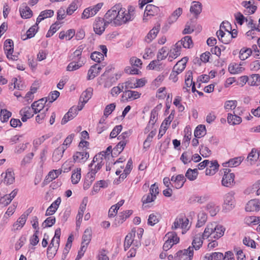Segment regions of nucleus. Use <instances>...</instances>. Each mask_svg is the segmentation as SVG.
I'll use <instances>...</instances> for the list:
<instances>
[{
    "instance_id": "nucleus-1",
    "label": "nucleus",
    "mask_w": 260,
    "mask_h": 260,
    "mask_svg": "<svg viewBox=\"0 0 260 260\" xmlns=\"http://www.w3.org/2000/svg\"><path fill=\"white\" fill-rule=\"evenodd\" d=\"M135 18V8L129 6L127 9L122 8L120 4H117L109 10L105 15V18L108 23L114 26H121L132 21Z\"/></svg>"
},
{
    "instance_id": "nucleus-2",
    "label": "nucleus",
    "mask_w": 260,
    "mask_h": 260,
    "mask_svg": "<svg viewBox=\"0 0 260 260\" xmlns=\"http://www.w3.org/2000/svg\"><path fill=\"white\" fill-rule=\"evenodd\" d=\"M225 231V228L222 225L218 224L216 222L209 223L202 234L203 238L211 237L218 239L224 235Z\"/></svg>"
},
{
    "instance_id": "nucleus-3",
    "label": "nucleus",
    "mask_w": 260,
    "mask_h": 260,
    "mask_svg": "<svg viewBox=\"0 0 260 260\" xmlns=\"http://www.w3.org/2000/svg\"><path fill=\"white\" fill-rule=\"evenodd\" d=\"M103 158L101 156V154L95 155L91 162L88 165L89 172H88L87 177L89 178L91 181H93L95 179V176L96 173L102 168L104 164L103 161Z\"/></svg>"
},
{
    "instance_id": "nucleus-4",
    "label": "nucleus",
    "mask_w": 260,
    "mask_h": 260,
    "mask_svg": "<svg viewBox=\"0 0 260 260\" xmlns=\"http://www.w3.org/2000/svg\"><path fill=\"white\" fill-rule=\"evenodd\" d=\"M231 170L229 168L224 169V175L221 181L223 186L227 187H231L235 184V174L231 173Z\"/></svg>"
},
{
    "instance_id": "nucleus-5",
    "label": "nucleus",
    "mask_w": 260,
    "mask_h": 260,
    "mask_svg": "<svg viewBox=\"0 0 260 260\" xmlns=\"http://www.w3.org/2000/svg\"><path fill=\"white\" fill-rule=\"evenodd\" d=\"M235 192L231 191L225 194L223 209L226 211L232 210L235 206Z\"/></svg>"
},
{
    "instance_id": "nucleus-6",
    "label": "nucleus",
    "mask_w": 260,
    "mask_h": 260,
    "mask_svg": "<svg viewBox=\"0 0 260 260\" xmlns=\"http://www.w3.org/2000/svg\"><path fill=\"white\" fill-rule=\"evenodd\" d=\"M193 256V247L178 251L174 255L175 260H191Z\"/></svg>"
},
{
    "instance_id": "nucleus-7",
    "label": "nucleus",
    "mask_w": 260,
    "mask_h": 260,
    "mask_svg": "<svg viewBox=\"0 0 260 260\" xmlns=\"http://www.w3.org/2000/svg\"><path fill=\"white\" fill-rule=\"evenodd\" d=\"M105 18H98L93 24V29L95 33L101 35L105 31L106 26L109 24Z\"/></svg>"
},
{
    "instance_id": "nucleus-8",
    "label": "nucleus",
    "mask_w": 260,
    "mask_h": 260,
    "mask_svg": "<svg viewBox=\"0 0 260 260\" xmlns=\"http://www.w3.org/2000/svg\"><path fill=\"white\" fill-rule=\"evenodd\" d=\"M4 48L5 52L6 54L7 57L8 59H11L13 60H17L18 56L13 55L14 51L13 41L11 39H8L4 42Z\"/></svg>"
},
{
    "instance_id": "nucleus-9",
    "label": "nucleus",
    "mask_w": 260,
    "mask_h": 260,
    "mask_svg": "<svg viewBox=\"0 0 260 260\" xmlns=\"http://www.w3.org/2000/svg\"><path fill=\"white\" fill-rule=\"evenodd\" d=\"M260 209V201L258 199H252L248 202L245 210L248 212L258 211Z\"/></svg>"
},
{
    "instance_id": "nucleus-10",
    "label": "nucleus",
    "mask_w": 260,
    "mask_h": 260,
    "mask_svg": "<svg viewBox=\"0 0 260 260\" xmlns=\"http://www.w3.org/2000/svg\"><path fill=\"white\" fill-rule=\"evenodd\" d=\"M88 152L83 150L76 152L73 155V160L75 162L84 163L89 158Z\"/></svg>"
},
{
    "instance_id": "nucleus-11",
    "label": "nucleus",
    "mask_w": 260,
    "mask_h": 260,
    "mask_svg": "<svg viewBox=\"0 0 260 260\" xmlns=\"http://www.w3.org/2000/svg\"><path fill=\"white\" fill-rule=\"evenodd\" d=\"M28 214H23L13 224L12 228V231L20 230L25 224L27 218Z\"/></svg>"
},
{
    "instance_id": "nucleus-12",
    "label": "nucleus",
    "mask_w": 260,
    "mask_h": 260,
    "mask_svg": "<svg viewBox=\"0 0 260 260\" xmlns=\"http://www.w3.org/2000/svg\"><path fill=\"white\" fill-rule=\"evenodd\" d=\"M102 67L98 64H94L92 66L88 71L87 80H90L94 79L100 73Z\"/></svg>"
},
{
    "instance_id": "nucleus-13",
    "label": "nucleus",
    "mask_w": 260,
    "mask_h": 260,
    "mask_svg": "<svg viewBox=\"0 0 260 260\" xmlns=\"http://www.w3.org/2000/svg\"><path fill=\"white\" fill-rule=\"evenodd\" d=\"M77 108L75 106L71 108L68 112L67 113L62 119L61 123V124H64L69 121L73 119L77 115Z\"/></svg>"
},
{
    "instance_id": "nucleus-14",
    "label": "nucleus",
    "mask_w": 260,
    "mask_h": 260,
    "mask_svg": "<svg viewBox=\"0 0 260 260\" xmlns=\"http://www.w3.org/2000/svg\"><path fill=\"white\" fill-rule=\"evenodd\" d=\"M141 95V93L138 91L125 90L123 92L122 98H125L127 101H132L139 99Z\"/></svg>"
},
{
    "instance_id": "nucleus-15",
    "label": "nucleus",
    "mask_w": 260,
    "mask_h": 260,
    "mask_svg": "<svg viewBox=\"0 0 260 260\" xmlns=\"http://www.w3.org/2000/svg\"><path fill=\"white\" fill-rule=\"evenodd\" d=\"M19 11L21 16L24 19L29 18L32 16V11L27 6L26 3L22 4L20 7Z\"/></svg>"
},
{
    "instance_id": "nucleus-16",
    "label": "nucleus",
    "mask_w": 260,
    "mask_h": 260,
    "mask_svg": "<svg viewBox=\"0 0 260 260\" xmlns=\"http://www.w3.org/2000/svg\"><path fill=\"white\" fill-rule=\"evenodd\" d=\"M210 196L207 194H204L202 196L194 195L190 199V203H198L202 204L206 202L209 199Z\"/></svg>"
},
{
    "instance_id": "nucleus-17",
    "label": "nucleus",
    "mask_w": 260,
    "mask_h": 260,
    "mask_svg": "<svg viewBox=\"0 0 260 260\" xmlns=\"http://www.w3.org/2000/svg\"><path fill=\"white\" fill-rule=\"evenodd\" d=\"M61 203L60 198H58L51 205L47 208L45 215L49 216L53 215L57 210Z\"/></svg>"
},
{
    "instance_id": "nucleus-18",
    "label": "nucleus",
    "mask_w": 260,
    "mask_h": 260,
    "mask_svg": "<svg viewBox=\"0 0 260 260\" xmlns=\"http://www.w3.org/2000/svg\"><path fill=\"white\" fill-rule=\"evenodd\" d=\"M14 173L12 169H8L4 176V182L6 184H12L14 182Z\"/></svg>"
},
{
    "instance_id": "nucleus-19",
    "label": "nucleus",
    "mask_w": 260,
    "mask_h": 260,
    "mask_svg": "<svg viewBox=\"0 0 260 260\" xmlns=\"http://www.w3.org/2000/svg\"><path fill=\"white\" fill-rule=\"evenodd\" d=\"M205 239V238H203L202 234L201 233L196 235L193 237L192 242V247H193V249H194L196 250H199L203 244V239Z\"/></svg>"
},
{
    "instance_id": "nucleus-20",
    "label": "nucleus",
    "mask_w": 260,
    "mask_h": 260,
    "mask_svg": "<svg viewBox=\"0 0 260 260\" xmlns=\"http://www.w3.org/2000/svg\"><path fill=\"white\" fill-rule=\"evenodd\" d=\"M81 4L82 2L80 0H74L72 1L67 9V14L71 15L81 5Z\"/></svg>"
},
{
    "instance_id": "nucleus-21",
    "label": "nucleus",
    "mask_w": 260,
    "mask_h": 260,
    "mask_svg": "<svg viewBox=\"0 0 260 260\" xmlns=\"http://www.w3.org/2000/svg\"><path fill=\"white\" fill-rule=\"evenodd\" d=\"M39 28L38 24L36 23L35 25L31 26L26 31V35L22 36V39L23 40H26L27 39H30L34 37L38 31Z\"/></svg>"
},
{
    "instance_id": "nucleus-22",
    "label": "nucleus",
    "mask_w": 260,
    "mask_h": 260,
    "mask_svg": "<svg viewBox=\"0 0 260 260\" xmlns=\"http://www.w3.org/2000/svg\"><path fill=\"white\" fill-rule=\"evenodd\" d=\"M133 213V210H128L122 212H121L119 215L116 218L115 221L117 222L118 224H121L127 218H128Z\"/></svg>"
},
{
    "instance_id": "nucleus-23",
    "label": "nucleus",
    "mask_w": 260,
    "mask_h": 260,
    "mask_svg": "<svg viewBox=\"0 0 260 260\" xmlns=\"http://www.w3.org/2000/svg\"><path fill=\"white\" fill-rule=\"evenodd\" d=\"M65 151L64 146H59L53 152L52 155V160L54 162L58 161L62 157L63 154Z\"/></svg>"
},
{
    "instance_id": "nucleus-24",
    "label": "nucleus",
    "mask_w": 260,
    "mask_h": 260,
    "mask_svg": "<svg viewBox=\"0 0 260 260\" xmlns=\"http://www.w3.org/2000/svg\"><path fill=\"white\" fill-rule=\"evenodd\" d=\"M158 7L151 4L147 5L145 8L144 12V16H154L159 12Z\"/></svg>"
},
{
    "instance_id": "nucleus-25",
    "label": "nucleus",
    "mask_w": 260,
    "mask_h": 260,
    "mask_svg": "<svg viewBox=\"0 0 260 260\" xmlns=\"http://www.w3.org/2000/svg\"><path fill=\"white\" fill-rule=\"evenodd\" d=\"M85 61L84 60H80V59L77 61H73L70 62L67 67V71H74L79 69L84 64Z\"/></svg>"
},
{
    "instance_id": "nucleus-26",
    "label": "nucleus",
    "mask_w": 260,
    "mask_h": 260,
    "mask_svg": "<svg viewBox=\"0 0 260 260\" xmlns=\"http://www.w3.org/2000/svg\"><path fill=\"white\" fill-rule=\"evenodd\" d=\"M181 43L178 42L175 44L174 47L171 49L169 53V58H176L181 54Z\"/></svg>"
},
{
    "instance_id": "nucleus-27",
    "label": "nucleus",
    "mask_w": 260,
    "mask_h": 260,
    "mask_svg": "<svg viewBox=\"0 0 260 260\" xmlns=\"http://www.w3.org/2000/svg\"><path fill=\"white\" fill-rule=\"evenodd\" d=\"M202 6L199 2H193L190 8V12L196 16H198L202 12Z\"/></svg>"
},
{
    "instance_id": "nucleus-28",
    "label": "nucleus",
    "mask_w": 260,
    "mask_h": 260,
    "mask_svg": "<svg viewBox=\"0 0 260 260\" xmlns=\"http://www.w3.org/2000/svg\"><path fill=\"white\" fill-rule=\"evenodd\" d=\"M187 61L188 58L187 57H183L177 62L173 69L177 71L178 73H181L185 68Z\"/></svg>"
},
{
    "instance_id": "nucleus-29",
    "label": "nucleus",
    "mask_w": 260,
    "mask_h": 260,
    "mask_svg": "<svg viewBox=\"0 0 260 260\" xmlns=\"http://www.w3.org/2000/svg\"><path fill=\"white\" fill-rule=\"evenodd\" d=\"M54 15V11L52 10H46L42 11L37 18V23L39 24L45 18L51 17Z\"/></svg>"
},
{
    "instance_id": "nucleus-30",
    "label": "nucleus",
    "mask_w": 260,
    "mask_h": 260,
    "mask_svg": "<svg viewBox=\"0 0 260 260\" xmlns=\"http://www.w3.org/2000/svg\"><path fill=\"white\" fill-rule=\"evenodd\" d=\"M182 13V9L181 8H178L176 10H175L168 19V22L169 24H172V23L176 22Z\"/></svg>"
},
{
    "instance_id": "nucleus-31",
    "label": "nucleus",
    "mask_w": 260,
    "mask_h": 260,
    "mask_svg": "<svg viewBox=\"0 0 260 260\" xmlns=\"http://www.w3.org/2000/svg\"><path fill=\"white\" fill-rule=\"evenodd\" d=\"M44 99H42L37 102H34L31 104V108L34 110V112L35 114H37L40 112L44 107Z\"/></svg>"
},
{
    "instance_id": "nucleus-32",
    "label": "nucleus",
    "mask_w": 260,
    "mask_h": 260,
    "mask_svg": "<svg viewBox=\"0 0 260 260\" xmlns=\"http://www.w3.org/2000/svg\"><path fill=\"white\" fill-rule=\"evenodd\" d=\"M252 53V48H242L239 52V58L241 60H244L248 58Z\"/></svg>"
},
{
    "instance_id": "nucleus-33",
    "label": "nucleus",
    "mask_w": 260,
    "mask_h": 260,
    "mask_svg": "<svg viewBox=\"0 0 260 260\" xmlns=\"http://www.w3.org/2000/svg\"><path fill=\"white\" fill-rule=\"evenodd\" d=\"M207 220V214L201 211L198 215V221L196 224V227L200 228L204 225L206 222Z\"/></svg>"
},
{
    "instance_id": "nucleus-34",
    "label": "nucleus",
    "mask_w": 260,
    "mask_h": 260,
    "mask_svg": "<svg viewBox=\"0 0 260 260\" xmlns=\"http://www.w3.org/2000/svg\"><path fill=\"white\" fill-rule=\"evenodd\" d=\"M92 236V231L90 228H87L82 236V244L88 245L90 243Z\"/></svg>"
},
{
    "instance_id": "nucleus-35",
    "label": "nucleus",
    "mask_w": 260,
    "mask_h": 260,
    "mask_svg": "<svg viewBox=\"0 0 260 260\" xmlns=\"http://www.w3.org/2000/svg\"><path fill=\"white\" fill-rule=\"evenodd\" d=\"M198 174V169H191L189 168L187 170L185 173V176L184 177L190 181H194L197 179Z\"/></svg>"
},
{
    "instance_id": "nucleus-36",
    "label": "nucleus",
    "mask_w": 260,
    "mask_h": 260,
    "mask_svg": "<svg viewBox=\"0 0 260 260\" xmlns=\"http://www.w3.org/2000/svg\"><path fill=\"white\" fill-rule=\"evenodd\" d=\"M93 93V89L91 87L87 88L85 91H83L80 98V102L83 101L84 103H86L88 100L91 98Z\"/></svg>"
},
{
    "instance_id": "nucleus-37",
    "label": "nucleus",
    "mask_w": 260,
    "mask_h": 260,
    "mask_svg": "<svg viewBox=\"0 0 260 260\" xmlns=\"http://www.w3.org/2000/svg\"><path fill=\"white\" fill-rule=\"evenodd\" d=\"M227 119L228 123L232 125L239 124L242 122L241 118L235 113L234 115L229 113Z\"/></svg>"
},
{
    "instance_id": "nucleus-38",
    "label": "nucleus",
    "mask_w": 260,
    "mask_h": 260,
    "mask_svg": "<svg viewBox=\"0 0 260 260\" xmlns=\"http://www.w3.org/2000/svg\"><path fill=\"white\" fill-rule=\"evenodd\" d=\"M206 134V129L204 125H198L194 132V137L197 138H201Z\"/></svg>"
},
{
    "instance_id": "nucleus-39",
    "label": "nucleus",
    "mask_w": 260,
    "mask_h": 260,
    "mask_svg": "<svg viewBox=\"0 0 260 260\" xmlns=\"http://www.w3.org/2000/svg\"><path fill=\"white\" fill-rule=\"evenodd\" d=\"M258 151L255 149H252L251 151L249 153L247 159L249 164L252 165L258 159Z\"/></svg>"
},
{
    "instance_id": "nucleus-40",
    "label": "nucleus",
    "mask_w": 260,
    "mask_h": 260,
    "mask_svg": "<svg viewBox=\"0 0 260 260\" xmlns=\"http://www.w3.org/2000/svg\"><path fill=\"white\" fill-rule=\"evenodd\" d=\"M159 26L153 27L147 34L145 38V41L147 43H149L151 42L154 38H155L159 31Z\"/></svg>"
},
{
    "instance_id": "nucleus-41",
    "label": "nucleus",
    "mask_w": 260,
    "mask_h": 260,
    "mask_svg": "<svg viewBox=\"0 0 260 260\" xmlns=\"http://www.w3.org/2000/svg\"><path fill=\"white\" fill-rule=\"evenodd\" d=\"M179 43H181L184 48H190L193 47V42L190 36H187L182 38L180 41Z\"/></svg>"
},
{
    "instance_id": "nucleus-42",
    "label": "nucleus",
    "mask_w": 260,
    "mask_h": 260,
    "mask_svg": "<svg viewBox=\"0 0 260 260\" xmlns=\"http://www.w3.org/2000/svg\"><path fill=\"white\" fill-rule=\"evenodd\" d=\"M192 73L191 72H188L187 73V78L185 80V87H183V89L184 92H188L189 88L194 83L192 81Z\"/></svg>"
},
{
    "instance_id": "nucleus-43",
    "label": "nucleus",
    "mask_w": 260,
    "mask_h": 260,
    "mask_svg": "<svg viewBox=\"0 0 260 260\" xmlns=\"http://www.w3.org/2000/svg\"><path fill=\"white\" fill-rule=\"evenodd\" d=\"M176 182L174 186L177 189L181 188L186 181V178L182 174H179L176 176Z\"/></svg>"
},
{
    "instance_id": "nucleus-44",
    "label": "nucleus",
    "mask_w": 260,
    "mask_h": 260,
    "mask_svg": "<svg viewBox=\"0 0 260 260\" xmlns=\"http://www.w3.org/2000/svg\"><path fill=\"white\" fill-rule=\"evenodd\" d=\"M194 22L193 20L191 19L190 21H188L186 23L185 28L183 30V34H189L192 33L194 31Z\"/></svg>"
},
{
    "instance_id": "nucleus-45",
    "label": "nucleus",
    "mask_w": 260,
    "mask_h": 260,
    "mask_svg": "<svg viewBox=\"0 0 260 260\" xmlns=\"http://www.w3.org/2000/svg\"><path fill=\"white\" fill-rule=\"evenodd\" d=\"M243 159L241 157H235L234 158L230 159L228 162H226L225 166L229 167H234L239 166L242 162Z\"/></svg>"
},
{
    "instance_id": "nucleus-46",
    "label": "nucleus",
    "mask_w": 260,
    "mask_h": 260,
    "mask_svg": "<svg viewBox=\"0 0 260 260\" xmlns=\"http://www.w3.org/2000/svg\"><path fill=\"white\" fill-rule=\"evenodd\" d=\"M59 244H55V247L49 246L47 251V255L49 259H52L56 254Z\"/></svg>"
},
{
    "instance_id": "nucleus-47",
    "label": "nucleus",
    "mask_w": 260,
    "mask_h": 260,
    "mask_svg": "<svg viewBox=\"0 0 260 260\" xmlns=\"http://www.w3.org/2000/svg\"><path fill=\"white\" fill-rule=\"evenodd\" d=\"M206 208L212 216H214L216 215L219 211L218 207L215 206L213 203H209L206 205Z\"/></svg>"
},
{
    "instance_id": "nucleus-48",
    "label": "nucleus",
    "mask_w": 260,
    "mask_h": 260,
    "mask_svg": "<svg viewBox=\"0 0 260 260\" xmlns=\"http://www.w3.org/2000/svg\"><path fill=\"white\" fill-rule=\"evenodd\" d=\"M160 215L158 213H152L149 215L148 219V224L153 226L158 222Z\"/></svg>"
},
{
    "instance_id": "nucleus-49",
    "label": "nucleus",
    "mask_w": 260,
    "mask_h": 260,
    "mask_svg": "<svg viewBox=\"0 0 260 260\" xmlns=\"http://www.w3.org/2000/svg\"><path fill=\"white\" fill-rule=\"evenodd\" d=\"M81 179V169L77 168L71 176V181L73 184H77Z\"/></svg>"
},
{
    "instance_id": "nucleus-50",
    "label": "nucleus",
    "mask_w": 260,
    "mask_h": 260,
    "mask_svg": "<svg viewBox=\"0 0 260 260\" xmlns=\"http://www.w3.org/2000/svg\"><path fill=\"white\" fill-rule=\"evenodd\" d=\"M260 83L259 74H252L249 77L248 84L250 86L257 85Z\"/></svg>"
},
{
    "instance_id": "nucleus-51",
    "label": "nucleus",
    "mask_w": 260,
    "mask_h": 260,
    "mask_svg": "<svg viewBox=\"0 0 260 260\" xmlns=\"http://www.w3.org/2000/svg\"><path fill=\"white\" fill-rule=\"evenodd\" d=\"M166 237L167 238V240L171 242L173 244H176L179 242V238L174 232L168 233L166 235Z\"/></svg>"
},
{
    "instance_id": "nucleus-52",
    "label": "nucleus",
    "mask_w": 260,
    "mask_h": 260,
    "mask_svg": "<svg viewBox=\"0 0 260 260\" xmlns=\"http://www.w3.org/2000/svg\"><path fill=\"white\" fill-rule=\"evenodd\" d=\"M245 222L247 224H252L255 225L260 223V217L259 216H248L245 218Z\"/></svg>"
},
{
    "instance_id": "nucleus-53",
    "label": "nucleus",
    "mask_w": 260,
    "mask_h": 260,
    "mask_svg": "<svg viewBox=\"0 0 260 260\" xmlns=\"http://www.w3.org/2000/svg\"><path fill=\"white\" fill-rule=\"evenodd\" d=\"M90 58L96 62H100L104 59V55L100 52L95 51L91 54Z\"/></svg>"
},
{
    "instance_id": "nucleus-54",
    "label": "nucleus",
    "mask_w": 260,
    "mask_h": 260,
    "mask_svg": "<svg viewBox=\"0 0 260 260\" xmlns=\"http://www.w3.org/2000/svg\"><path fill=\"white\" fill-rule=\"evenodd\" d=\"M168 49L166 47H162L159 50L157 55V59L158 61L165 59L168 55Z\"/></svg>"
},
{
    "instance_id": "nucleus-55",
    "label": "nucleus",
    "mask_w": 260,
    "mask_h": 260,
    "mask_svg": "<svg viewBox=\"0 0 260 260\" xmlns=\"http://www.w3.org/2000/svg\"><path fill=\"white\" fill-rule=\"evenodd\" d=\"M20 114H25V117L30 118L34 116V112L31 107H25L20 111Z\"/></svg>"
},
{
    "instance_id": "nucleus-56",
    "label": "nucleus",
    "mask_w": 260,
    "mask_h": 260,
    "mask_svg": "<svg viewBox=\"0 0 260 260\" xmlns=\"http://www.w3.org/2000/svg\"><path fill=\"white\" fill-rule=\"evenodd\" d=\"M192 152L190 151H187L183 152L180 157V159L184 164L189 162L191 160Z\"/></svg>"
},
{
    "instance_id": "nucleus-57",
    "label": "nucleus",
    "mask_w": 260,
    "mask_h": 260,
    "mask_svg": "<svg viewBox=\"0 0 260 260\" xmlns=\"http://www.w3.org/2000/svg\"><path fill=\"white\" fill-rule=\"evenodd\" d=\"M84 48V45H80L77 49L73 53V57L72 58V60H76V58H78V60H82L81 58V54L82 51Z\"/></svg>"
},
{
    "instance_id": "nucleus-58",
    "label": "nucleus",
    "mask_w": 260,
    "mask_h": 260,
    "mask_svg": "<svg viewBox=\"0 0 260 260\" xmlns=\"http://www.w3.org/2000/svg\"><path fill=\"white\" fill-rule=\"evenodd\" d=\"M55 223V218L54 216H50L47 218L43 222L42 226L43 228L51 227Z\"/></svg>"
},
{
    "instance_id": "nucleus-59",
    "label": "nucleus",
    "mask_w": 260,
    "mask_h": 260,
    "mask_svg": "<svg viewBox=\"0 0 260 260\" xmlns=\"http://www.w3.org/2000/svg\"><path fill=\"white\" fill-rule=\"evenodd\" d=\"M59 92L57 90L51 92L49 94L48 97L46 98L45 103L48 101L49 103H52L57 99V98L59 96Z\"/></svg>"
},
{
    "instance_id": "nucleus-60",
    "label": "nucleus",
    "mask_w": 260,
    "mask_h": 260,
    "mask_svg": "<svg viewBox=\"0 0 260 260\" xmlns=\"http://www.w3.org/2000/svg\"><path fill=\"white\" fill-rule=\"evenodd\" d=\"M1 114L2 116L1 119L2 122L7 121L12 115V113L6 109H1Z\"/></svg>"
},
{
    "instance_id": "nucleus-61",
    "label": "nucleus",
    "mask_w": 260,
    "mask_h": 260,
    "mask_svg": "<svg viewBox=\"0 0 260 260\" xmlns=\"http://www.w3.org/2000/svg\"><path fill=\"white\" fill-rule=\"evenodd\" d=\"M116 107V105L115 103H111L108 105H107L104 112V115L107 117H108L112 112L114 110Z\"/></svg>"
},
{
    "instance_id": "nucleus-62",
    "label": "nucleus",
    "mask_w": 260,
    "mask_h": 260,
    "mask_svg": "<svg viewBox=\"0 0 260 260\" xmlns=\"http://www.w3.org/2000/svg\"><path fill=\"white\" fill-rule=\"evenodd\" d=\"M122 129V126L121 125H116L112 129L110 134V138H114L121 132Z\"/></svg>"
},
{
    "instance_id": "nucleus-63",
    "label": "nucleus",
    "mask_w": 260,
    "mask_h": 260,
    "mask_svg": "<svg viewBox=\"0 0 260 260\" xmlns=\"http://www.w3.org/2000/svg\"><path fill=\"white\" fill-rule=\"evenodd\" d=\"M237 104V102L235 100L226 101L224 104V108L226 110L234 109Z\"/></svg>"
},
{
    "instance_id": "nucleus-64",
    "label": "nucleus",
    "mask_w": 260,
    "mask_h": 260,
    "mask_svg": "<svg viewBox=\"0 0 260 260\" xmlns=\"http://www.w3.org/2000/svg\"><path fill=\"white\" fill-rule=\"evenodd\" d=\"M200 152L204 157H208L211 154V151L209 148L204 145L201 146Z\"/></svg>"
}]
</instances>
